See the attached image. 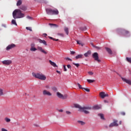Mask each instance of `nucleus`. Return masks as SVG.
Returning a JSON list of instances; mask_svg holds the SVG:
<instances>
[{
    "instance_id": "27",
    "label": "nucleus",
    "mask_w": 131,
    "mask_h": 131,
    "mask_svg": "<svg viewBox=\"0 0 131 131\" xmlns=\"http://www.w3.org/2000/svg\"><path fill=\"white\" fill-rule=\"evenodd\" d=\"M12 24L13 25H16L17 26V23H16V20L15 19H12L11 21Z\"/></svg>"
},
{
    "instance_id": "35",
    "label": "nucleus",
    "mask_w": 131,
    "mask_h": 131,
    "mask_svg": "<svg viewBox=\"0 0 131 131\" xmlns=\"http://www.w3.org/2000/svg\"><path fill=\"white\" fill-rule=\"evenodd\" d=\"M45 89H46V90H50V89H51V87L49 85H46L45 86Z\"/></svg>"
},
{
    "instance_id": "45",
    "label": "nucleus",
    "mask_w": 131,
    "mask_h": 131,
    "mask_svg": "<svg viewBox=\"0 0 131 131\" xmlns=\"http://www.w3.org/2000/svg\"><path fill=\"white\" fill-rule=\"evenodd\" d=\"M67 66V68H68L69 69H71V65H70V64H68Z\"/></svg>"
},
{
    "instance_id": "57",
    "label": "nucleus",
    "mask_w": 131,
    "mask_h": 131,
    "mask_svg": "<svg viewBox=\"0 0 131 131\" xmlns=\"http://www.w3.org/2000/svg\"><path fill=\"white\" fill-rule=\"evenodd\" d=\"M43 35H45V36H47L48 35L47 34H46V33H44Z\"/></svg>"
},
{
    "instance_id": "44",
    "label": "nucleus",
    "mask_w": 131,
    "mask_h": 131,
    "mask_svg": "<svg viewBox=\"0 0 131 131\" xmlns=\"http://www.w3.org/2000/svg\"><path fill=\"white\" fill-rule=\"evenodd\" d=\"M63 68H64V71L65 72L67 71V69H66V66L64 65Z\"/></svg>"
},
{
    "instance_id": "48",
    "label": "nucleus",
    "mask_w": 131,
    "mask_h": 131,
    "mask_svg": "<svg viewBox=\"0 0 131 131\" xmlns=\"http://www.w3.org/2000/svg\"><path fill=\"white\" fill-rule=\"evenodd\" d=\"M27 19H32V17L31 16H27Z\"/></svg>"
},
{
    "instance_id": "10",
    "label": "nucleus",
    "mask_w": 131,
    "mask_h": 131,
    "mask_svg": "<svg viewBox=\"0 0 131 131\" xmlns=\"http://www.w3.org/2000/svg\"><path fill=\"white\" fill-rule=\"evenodd\" d=\"M113 126H118L117 120H115L113 123L110 124V127H113Z\"/></svg>"
},
{
    "instance_id": "34",
    "label": "nucleus",
    "mask_w": 131,
    "mask_h": 131,
    "mask_svg": "<svg viewBox=\"0 0 131 131\" xmlns=\"http://www.w3.org/2000/svg\"><path fill=\"white\" fill-rule=\"evenodd\" d=\"M57 35H58V36H60L61 37H64V34L63 33H57Z\"/></svg>"
},
{
    "instance_id": "13",
    "label": "nucleus",
    "mask_w": 131,
    "mask_h": 131,
    "mask_svg": "<svg viewBox=\"0 0 131 131\" xmlns=\"http://www.w3.org/2000/svg\"><path fill=\"white\" fill-rule=\"evenodd\" d=\"M15 47H16V45H15V44H11V45H9L6 48V50H7V51H10V50H11V49H13V48H15Z\"/></svg>"
},
{
    "instance_id": "55",
    "label": "nucleus",
    "mask_w": 131,
    "mask_h": 131,
    "mask_svg": "<svg viewBox=\"0 0 131 131\" xmlns=\"http://www.w3.org/2000/svg\"><path fill=\"white\" fill-rule=\"evenodd\" d=\"M34 126H36L37 127H38V126H39L38 125H37L36 124H34Z\"/></svg>"
},
{
    "instance_id": "8",
    "label": "nucleus",
    "mask_w": 131,
    "mask_h": 131,
    "mask_svg": "<svg viewBox=\"0 0 131 131\" xmlns=\"http://www.w3.org/2000/svg\"><path fill=\"white\" fill-rule=\"evenodd\" d=\"M42 95L43 96H48L49 97H52V93L47 90H44L42 91Z\"/></svg>"
},
{
    "instance_id": "59",
    "label": "nucleus",
    "mask_w": 131,
    "mask_h": 131,
    "mask_svg": "<svg viewBox=\"0 0 131 131\" xmlns=\"http://www.w3.org/2000/svg\"><path fill=\"white\" fill-rule=\"evenodd\" d=\"M104 102H106V100H104Z\"/></svg>"
},
{
    "instance_id": "12",
    "label": "nucleus",
    "mask_w": 131,
    "mask_h": 131,
    "mask_svg": "<svg viewBox=\"0 0 131 131\" xmlns=\"http://www.w3.org/2000/svg\"><path fill=\"white\" fill-rule=\"evenodd\" d=\"M122 34V35H124V36H126L129 34V31L126 30H123Z\"/></svg>"
},
{
    "instance_id": "7",
    "label": "nucleus",
    "mask_w": 131,
    "mask_h": 131,
    "mask_svg": "<svg viewBox=\"0 0 131 131\" xmlns=\"http://www.w3.org/2000/svg\"><path fill=\"white\" fill-rule=\"evenodd\" d=\"M92 57L95 61H97V62H101V60L99 59V54L98 53H94L92 55Z\"/></svg>"
},
{
    "instance_id": "50",
    "label": "nucleus",
    "mask_w": 131,
    "mask_h": 131,
    "mask_svg": "<svg viewBox=\"0 0 131 131\" xmlns=\"http://www.w3.org/2000/svg\"><path fill=\"white\" fill-rule=\"evenodd\" d=\"M75 54V52L74 51H71V55H74Z\"/></svg>"
},
{
    "instance_id": "40",
    "label": "nucleus",
    "mask_w": 131,
    "mask_h": 131,
    "mask_svg": "<svg viewBox=\"0 0 131 131\" xmlns=\"http://www.w3.org/2000/svg\"><path fill=\"white\" fill-rule=\"evenodd\" d=\"M73 65H75V66H76V67H77V68L79 67V63H75L73 62Z\"/></svg>"
},
{
    "instance_id": "56",
    "label": "nucleus",
    "mask_w": 131,
    "mask_h": 131,
    "mask_svg": "<svg viewBox=\"0 0 131 131\" xmlns=\"http://www.w3.org/2000/svg\"><path fill=\"white\" fill-rule=\"evenodd\" d=\"M59 112H63V110H58Z\"/></svg>"
},
{
    "instance_id": "38",
    "label": "nucleus",
    "mask_w": 131,
    "mask_h": 131,
    "mask_svg": "<svg viewBox=\"0 0 131 131\" xmlns=\"http://www.w3.org/2000/svg\"><path fill=\"white\" fill-rule=\"evenodd\" d=\"M26 29H27V30H29L30 31H32V29H31V27H27Z\"/></svg>"
},
{
    "instance_id": "1",
    "label": "nucleus",
    "mask_w": 131,
    "mask_h": 131,
    "mask_svg": "<svg viewBox=\"0 0 131 131\" xmlns=\"http://www.w3.org/2000/svg\"><path fill=\"white\" fill-rule=\"evenodd\" d=\"M75 108H78L79 111L80 112H83L85 113V114H90V110L92 109L91 107L90 106H84V107H81L79 104H76L74 105Z\"/></svg>"
},
{
    "instance_id": "39",
    "label": "nucleus",
    "mask_w": 131,
    "mask_h": 131,
    "mask_svg": "<svg viewBox=\"0 0 131 131\" xmlns=\"http://www.w3.org/2000/svg\"><path fill=\"white\" fill-rule=\"evenodd\" d=\"M64 60H66V61H72V59H71L69 57H66L64 58Z\"/></svg>"
},
{
    "instance_id": "21",
    "label": "nucleus",
    "mask_w": 131,
    "mask_h": 131,
    "mask_svg": "<svg viewBox=\"0 0 131 131\" xmlns=\"http://www.w3.org/2000/svg\"><path fill=\"white\" fill-rule=\"evenodd\" d=\"M99 95H100V96L101 97V98L102 99H104V98H105V93H104V92H100Z\"/></svg>"
},
{
    "instance_id": "11",
    "label": "nucleus",
    "mask_w": 131,
    "mask_h": 131,
    "mask_svg": "<svg viewBox=\"0 0 131 131\" xmlns=\"http://www.w3.org/2000/svg\"><path fill=\"white\" fill-rule=\"evenodd\" d=\"M121 79L124 81V82H126V83H127L129 85H131V80H127L123 77H121Z\"/></svg>"
},
{
    "instance_id": "33",
    "label": "nucleus",
    "mask_w": 131,
    "mask_h": 131,
    "mask_svg": "<svg viewBox=\"0 0 131 131\" xmlns=\"http://www.w3.org/2000/svg\"><path fill=\"white\" fill-rule=\"evenodd\" d=\"M77 84L79 89H81V90H83V88H82V86H81V85H80V84H79V83H77Z\"/></svg>"
},
{
    "instance_id": "15",
    "label": "nucleus",
    "mask_w": 131,
    "mask_h": 131,
    "mask_svg": "<svg viewBox=\"0 0 131 131\" xmlns=\"http://www.w3.org/2000/svg\"><path fill=\"white\" fill-rule=\"evenodd\" d=\"M50 64L53 66V67H58V66L54 62L52 61V60H50L49 61Z\"/></svg>"
},
{
    "instance_id": "3",
    "label": "nucleus",
    "mask_w": 131,
    "mask_h": 131,
    "mask_svg": "<svg viewBox=\"0 0 131 131\" xmlns=\"http://www.w3.org/2000/svg\"><path fill=\"white\" fill-rule=\"evenodd\" d=\"M32 75L35 78H38V79H40V80H46L47 79L46 76L41 73L35 74V73H33Z\"/></svg>"
},
{
    "instance_id": "60",
    "label": "nucleus",
    "mask_w": 131,
    "mask_h": 131,
    "mask_svg": "<svg viewBox=\"0 0 131 131\" xmlns=\"http://www.w3.org/2000/svg\"><path fill=\"white\" fill-rule=\"evenodd\" d=\"M25 127H23V128H24Z\"/></svg>"
},
{
    "instance_id": "18",
    "label": "nucleus",
    "mask_w": 131,
    "mask_h": 131,
    "mask_svg": "<svg viewBox=\"0 0 131 131\" xmlns=\"http://www.w3.org/2000/svg\"><path fill=\"white\" fill-rule=\"evenodd\" d=\"M82 57H83V55L82 54H79L75 57V59L76 60H77L78 59H81L82 58Z\"/></svg>"
},
{
    "instance_id": "46",
    "label": "nucleus",
    "mask_w": 131,
    "mask_h": 131,
    "mask_svg": "<svg viewBox=\"0 0 131 131\" xmlns=\"http://www.w3.org/2000/svg\"><path fill=\"white\" fill-rule=\"evenodd\" d=\"M52 90L56 92L57 91V88L53 87L52 88Z\"/></svg>"
},
{
    "instance_id": "16",
    "label": "nucleus",
    "mask_w": 131,
    "mask_h": 131,
    "mask_svg": "<svg viewBox=\"0 0 131 131\" xmlns=\"http://www.w3.org/2000/svg\"><path fill=\"white\" fill-rule=\"evenodd\" d=\"M93 108L94 109V110H98V109H101V105H94L93 107Z\"/></svg>"
},
{
    "instance_id": "25",
    "label": "nucleus",
    "mask_w": 131,
    "mask_h": 131,
    "mask_svg": "<svg viewBox=\"0 0 131 131\" xmlns=\"http://www.w3.org/2000/svg\"><path fill=\"white\" fill-rule=\"evenodd\" d=\"M21 5H22V1H21V0H19L17 2L16 6H17V7H19V6H21Z\"/></svg>"
},
{
    "instance_id": "42",
    "label": "nucleus",
    "mask_w": 131,
    "mask_h": 131,
    "mask_svg": "<svg viewBox=\"0 0 131 131\" xmlns=\"http://www.w3.org/2000/svg\"><path fill=\"white\" fill-rule=\"evenodd\" d=\"M50 26H57V25L54 24H49Z\"/></svg>"
},
{
    "instance_id": "19",
    "label": "nucleus",
    "mask_w": 131,
    "mask_h": 131,
    "mask_svg": "<svg viewBox=\"0 0 131 131\" xmlns=\"http://www.w3.org/2000/svg\"><path fill=\"white\" fill-rule=\"evenodd\" d=\"M91 54H92V52L89 50L84 54V56H85V57H89V56L91 55Z\"/></svg>"
},
{
    "instance_id": "29",
    "label": "nucleus",
    "mask_w": 131,
    "mask_h": 131,
    "mask_svg": "<svg viewBox=\"0 0 131 131\" xmlns=\"http://www.w3.org/2000/svg\"><path fill=\"white\" fill-rule=\"evenodd\" d=\"M78 123H79L80 124H81V125H84V124H85V123H84L83 121H78Z\"/></svg>"
},
{
    "instance_id": "28",
    "label": "nucleus",
    "mask_w": 131,
    "mask_h": 131,
    "mask_svg": "<svg viewBox=\"0 0 131 131\" xmlns=\"http://www.w3.org/2000/svg\"><path fill=\"white\" fill-rule=\"evenodd\" d=\"M87 81L89 83H93V82H95V80H91V79H87Z\"/></svg>"
},
{
    "instance_id": "36",
    "label": "nucleus",
    "mask_w": 131,
    "mask_h": 131,
    "mask_svg": "<svg viewBox=\"0 0 131 131\" xmlns=\"http://www.w3.org/2000/svg\"><path fill=\"white\" fill-rule=\"evenodd\" d=\"M49 38H50V39H52L53 40H55V41H58L59 40V39H55V38L50 36L49 37Z\"/></svg>"
},
{
    "instance_id": "52",
    "label": "nucleus",
    "mask_w": 131,
    "mask_h": 131,
    "mask_svg": "<svg viewBox=\"0 0 131 131\" xmlns=\"http://www.w3.org/2000/svg\"><path fill=\"white\" fill-rule=\"evenodd\" d=\"M121 115L124 116V115H125V113L122 112L121 113Z\"/></svg>"
},
{
    "instance_id": "17",
    "label": "nucleus",
    "mask_w": 131,
    "mask_h": 131,
    "mask_svg": "<svg viewBox=\"0 0 131 131\" xmlns=\"http://www.w3.org/2000/svg\"><path fill=\"white\" fill-rule=\"evenodd\" d=\"M105 50L110 55H112V50L110 48L105 47Z\"/></svg>"
},
{
    "instance_id": "24",
    "label": "nucleus",
    "mask_w": 131,
    "mask_h": 131,
    "mask_svg": "<svg viewBox=\"0 0 131 131\" xmlns=\"http://www.w3.org/2000/svg\"><path fill=\"white\" fill-rule=\"evenodd\" d=\"M19 8L20 9V10H22L23 11H26L27 10L26 7L24 6H21Z\"/></svg>"
},
{
    "instance_id": "23",
    "label": "nucleus",
    "mask_w": 131,
    "mask_h": 131,
    "mask_svg": "<svg viewBox=\"0 0 131 131\" xmlns=\"http://www.w3.org/2000/svg\"><path fill=\"white\" fill-rule=\"evenodd\" d=\"M64 31L66 33V34L67 35H68V34H69V29H68V28L65 27L64 28Z\"/></svg>"
},
{
    "instance_id": "20",
    "label": "nucleus",
    "mask_w": 131,
    "mask_h": 131,
    "mask_svg": "<svg viewBox=\"0 0 131 131\" xmlns=\"http://www.w3.org/2000/svg\"><path fill=\"white\" fill-rule=\"evenodd\" d=\"M4 95H5V93H4V89L0 88V97L4 96Z\"/></svg>"
},
{
    "instance_id": "9",
    "label": "nucleus",
    "mask_w": 131,
    "mask_h": 131,
    "mask_svg": "<svg viewBox=\"0 0 131 131\" xmlns=\"http://www.w3.org/2000/svg\"><path fill=\"white\" fill-rule=\"evenodd\" d=\"M3 65H11L12 64V60H5L2 61Z\"/></svg>"
},
{
    "instance_id": "32",
    "label": "nucleus",
    "mask_w": 131,
    "mask_h": 131,
    "mask_svg": "<svg viewBox=\"0 0 131 131\" xmlns=\"http://www.w3.org/2000/svg\"><path fill=\"white\" fill-rule=\"evenodd\" d=\"M5 120L6 122H10L11 121V119L8 118H5Z\"/></svg>"
},
{
    "instance_id": "2",
    "label": "nucleus",
    "mask_w": 131,
    "mask_h": 131,
    "mask_svg": "<svg viewBox=\"0 0 131 131\" xmlns=\"http://www.w3.org/2000/svg\"><path fill=\"white\" fill-rule=\"evenodd\" d=\"M12 15L14 19H19L24 17L25 14L22 13L20 9H16L13 12Z\"/></svg>"
},
{
    "instance_id": "47",
    "label": "nucleus",
    "mask_w": 131,
    "mask_h": 131,
    "mask_svg": "<svg viewBox=\"0 0 131 131\" xmlns=\"http://www.w3.org/2000/svg\"><path fill=\"white\" fill-rule=\"evenodd\" d=\"M88 73L90 74V75H93V74H94V73L92 72H89Z\"/></svg>"
},
{
    "instance_id": "49",
    "label": "nucleus",
    "mask_w": 131,
    "mask_h": 131,
    "mask_svg": "<svg viewBox=\"0 0 131 131\" xmlns=\"http://www.w3.org/2000/svg\"><path fill=\"white\" fill-rule=\"evenodd\" d=\"M35 45H34V43H32L31 45V48H34Z\"/></svg>"
},
{
    "instance_id": "43",
    "label": "nucleus",
    "mask_w": 131,
    "mask_h": 131,
    "mask_svg": "<svg viewBox=\"0 0 131 131\" xmlns=\"http://www.w3.org/2000/svg\"><path fill=\"white\" fill-rule=\"evenodd\" d=\"M1 131H8V129L5 128H1Z\"/></svg>"
},
{
    "instance_id": "58",
    "label": "nucleus",
    "mask_w": 131,
    "mask_h": 131,
    "mask_svg": "<svg viewBox=\"0 0 131 131\" xmlns=\"http://www.w3.org/2000/svg\"><path fill=\"white\" fill-rule=\"evenodd\" d=\"M120 124H121V121H120Z\"/></svg>"
},
{
    "instance_id": "41",
    "label": "nucleus",
    "mask_w": 131,
    "mask_h": 131,
    "mask_svg": "<svg viewBox=\"0 0 131 131\" xmlns=\"http://www.w3.org/2000/svg\"><path fill=\"white\" fill-rule=\"evenodd\" d=\"M83 90H84V91H86V92H88V93L90 92V89L88 88H83Z\"/></svg>"
},
{
    "instance_id": "4",
    "label": "nucleus",
    "mask_w": 131,
    "mask_h": 131,
    "mask_svg": "<svg viewBox=\"0 0 131 131\" xmlns=\"http://www.w3.org/2000/svg\"><path fill=\"white\" fill-rule=\"evenodd\" d=\"M39 51L41 53L45 54V55H47L48 54V51L45 50V49H42V47L38 46L37 48H35V47H31L30 51L32 52H35V51Z\"/></svg>"
},
{
    "instance_id": "54",
    "label": "nucleus",
    "mask_w": 131,
    "mask_h": 131,
    "mask_svg": "<svg viewBox=\"0 0 131 131\" xmlns=\"http://www.w3.org/2000/svg\"><path fill=\"white\" fill-rule=\"evenodd\" d=\"M56 72H57V73H58L59 74H61V72H60L58 70L56 71Z\"/></svg>"
},
{
    "instance_id": "51",
    "label": "nucleus",
    "mask_w": 131,
    "mask_h": 131,
    "mask_svg": "<svg viewBox=\"0 0 131 131\" xmlns=\"http://www.w3.org/2000/svg\"><path fill=\"white\" fill-rule=\"evenodd\" d=\"M95 48H96V49H97V50H101V47H95Z\"/></svg>"
},
{
    "instance_id": "14",
    "label": "nucleus",
    "mask_w": 131,
    "mask_h": 131,
    "mask_svg": "<svg viewBox=\"0 0 131 131\" xmlns=\"http://www.w3.org/2000/svg\"><path fill=\"white\" fill-rule=\"evenodd\" d=\"M38 41L40 43H43L45 46H48V44H47V41L45 40H41V39H38Z\"/></svg>"
},
{
    "instance_id": "5",
    "label": "nucleus",
    "mask_w": 131,
    "mask_h": 131,
    "mask_svg": "<svg viewBox=\"0 0 131 131\" xmlns=\"http://www.w3.org/2000/svg\"><path fill=\"white\" fill-rule=\"evenodd\" d=\"M46 10L47 14L48 15H58L59 14V11H58V9L52 10L47 8Z\"/></svg>"
},
{
    "instance_id": "53",
    "label": "nucleus",
    "mask_w": 131,
    "mask_h": 131,
    "mask_svg": "<svg viewBox=\"0 0 131 131\" xmlns=\"http://www.w3.org/2000/svg\"><path fill=\"white\" fill-rule=\"evenodd\" d=\"M108 96H109V95H108V94H105L104 98L106 97H108Z\"/></svg>"
},
{
    "instance_id": "31",
    "label": "nucleus",
    "mask_w": 131,
    "mask_h": 131,
    "mask_svg": "<svg viewBox=\"0 0 131 131\" xmlns=\"http://www.w3.org/2000/svg\"><path fill=\"white\" fill-rule=\"evenodd\" d=\"M66 114H67V115H71V114H72V113H71V112L70 111H66Z\"/></svg>"
},
{
    "instance_id": "37",
    "label": "nucleus",
    "mask_w": 131,
    "mask_h": 131,
    "mask_svg": "<svg viewBox=\"0 0 131 131\" xmlns=\"http://www.w3.org/2000/svg\"><path fill=\"white\" fill-rule=\"evenodd\" d=\"M80 29L82 31H84L86 30L87 29H86V27H84L83 28H81Z\"/></svg>"
},
{
    "instance_id": "30",
    "label": "nucleus",
    "mask_w": 131,
    "mask_h": 131,
    "mask_svg": "<svg viewBox=\"0 0 131 131\" xmlns=\"http://www.w3.org/2000/svg\"><path fill=\"white\" fill-rule=\"evenodd\" d=\"M126 60L127 62H128L129 63H130L131 64V57H126Z\"/></svg>"
},
{
    "instance_id": "6",
    "label": "nucleus",
    "mask_w": 131,
    "mask_h": 131,
    "mask_svg": "<svg viewBox=\"0 0 131 131\" xmlns=\"http://www.w3.org/2000/svg\"><path fill=\"white\" fill-rule=\"evenodd\" d=\"M56 96L59 98V99H62V100H65V99H67V95H63V94H61L60 92H57Z\"/></svg>"
},
{
    "instance_id": "22",
    "label": "nucleus",
    "mask_w": 131,
    "mask_h": 131,
    "mask_svg": "<svg viewBox=\"0 0 131 131\" xmlns=\"http://www.w3.org/2000/svg\"><path fill=\"white\" fill-rule=\"evenodd\" d=\"M98 115L100 117L101 119H102V120H105V118H104V115L103 114H98Z\"/></svg>"
},
{
    "instance_id": "26",
    "label": "nucleus",
    "mask_w": 131,
    "mask_h": 131,
    "mask_svg": "<svg viewBox=\"0 0 131 131\" xmlns=\"http://www.w3.org/2000/svg\"><path fill=\"white\" fill-rule=\"evenodd\" d=\"M77 43L78 45H80V46H81V47H83V43H82V42H81V41L77 40Z\"/></svg>"
}]
</instances>
